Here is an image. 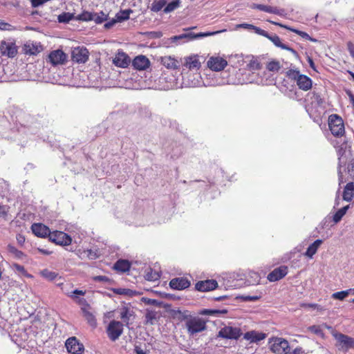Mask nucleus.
<instances>
[{
	"label": "nucleus",
	"mask_w": 354,
	"mask_h": 354,
	"mask_svg": "<svg viewBox=\"0 0 354 354\" xmlns=\"http://www.w3.org/2000/svg\"><path fill=\"white\" fill-rule=\"evenodd\" d=\"M339 185L354 178V152L346 142L337 150Z\"/></svg>",
	"instance_id": "1"
},
{
	"label": "nucleus",
	"mask_w": 354,
	"mask_h": 354,
	"mask_svg": "<svg viewBox=\"0 0 354 354\" xmlns=\"http://www.w3.org/2000/svg\"><path fill=\"white\" fill-rule=\"evenodd\" d=\"M17 118L18 124H16V128L19 133H35L39 127V124L36 122V119L28 113H21Z\"/></svg>",
	"instance_id": "2"
},
{
	"label": "nucleus",
	"mask_w": 354,
	"mask_h": 354,
	"mask_svg": "<svg viewBox=\"0 0 354 354\" xmlns=\"http://www.w3.org/2000/svg\"><path fill=\"white\" fill-rule=\"evenodd\" d=\"M218 33V31L216 32H199V33H194L192 32H187L183 34H180L178 35H175L174 37H171L170 40V44H175L176 45L181 44L185 42L194 40V39H201L205 37L214 35Z\"/></svg>",
	"instance_id": "3"
},
{
	"label": "nucleus",
	"mask_w": 354,
	"mask_h": 354,
	"mask_svg": "<svg viewBox=\"0 0 354 354\" xmlns=\"http://www.w3.org/2000/svg\"><path fill=\"white\" fill-rule=\"evenodd\" d=\"M286 75L297 82L298 87L303 91H308L312 87V80L305 75L300 73L296 69H290L286 72Z\"/></svg>",
	"instance_id": "4"
},
{
	"label": "nucleus",
	"mask_w": 354,
	"mask_h": 354,
	"mask_svg": "<svg viewBox=\"0 0 354 354\" xmlns=\"http://www.w3.org/2000/svg\"><path fill=\"white\" fill-rule=\"evenodd\" d=\"M185 327L190 335L201 333L207 328L206 322L198 317H187L185 318Z\"/></svg>",
	"instance_id": "5"
},
{
	"label": "nucleus",
	"mask_w": 354,
	"mask_h": 354,
	"mask_svg": "<svg viewBox=\"0 0 354 354\" xmlns=\"http://www.w3.org/2000/svg\"><path fill=\"white\" fill-rule=\"evenodd\" d=\"M158 88L160 90L176 89L183 86L178 79L171 73L162 74L158 80Z\"/></svg>",
	"instance_id": "6"
},
{
	"label": "nucleus",
	"mask_w": 354,
	"mask_h": 354,
	"mask_svg": "<svg viewBox=\"0 0 354 354\" xmlns=\"http://www.w3.org/2000/svg\"><path fill=\"white\" fill-rule=\"evenodd\" d=\"M328 126L331 133L336 137L342 136L345 133L342 118L337 114H332L328 118Z\"/></svg>",
	"instance_id": "7"
},
{
	"label": "nucleus",
	"mask_w": 354,
	"mask_h": 354,
	"mask_svg": "<svg viewBox=\"0 0 354 354\" xmlns=\"http://www.w3.org/2000/svg\"><path fill=\"white\" fill-rule=\"evenodd\" d=\"M270 350L275 354H287L290 353L288 342L281 337H274L270 339Z\"/></svg>",
	"instance_id": "8"
},
{
	"label": "nucleus",
	"mask_w": 354,
	"mask_h": 354,
	"mask_svg": "<svg viewBox=\"0 0 354 354\" xmlns=\"http://www.w3.org/2000/svg\"><path fill=\"white\" fill-rule=\"evenodd\" d=\"M123 333V324L119 321L112 320L106 328V333L109 338L115 342Z\"/></svg>",
	"instance_id": "9"
},
{
	"label": "nucleus",
	"mask_w": 354,
	"mask_h": 354,
	"mask_svg": "<svg viewBox=\"0 0 354 354\" xmlns=\"http://www.w3.org/2000/svg\"><path fill=\"white\" fill-rule=\"evenodd\" d=\"M241 334L240 328L225 326L218 331V337L227 339H238Z\"/></svg>",
	"instance_id": "10"
},
{
	"label": "nucleus",
	"mask_w": 354,
	"mask_h": 354,
	"mask_svg": "<svg viewBox=\"0 0 354 354\" xmlns=\"http://www.w3.org/2000/svg\"><path fill=\"white\" fill-rule=\"evenodd\" d=\"M0 53L2 57L13 58L17 53V47L12 41H2L0 44Z\"/></svg>",
	"instance_id": "11"
},
{
	"label": "nucleus",
	"mask_w": 354,
	"mask_h": 354,
	"mask_svg": "<svg viewBox=\"0 0 354 354\" xmlns=\"http://www.w3.org/2000/svg\"><path fill=\"white\" fill-rule=\"evenodd\" d=\"M49 240L57 245H69L72 242L71 237L62 231L50 232Z\"/></svg>",
	"instance_id": "12"
},
{
	"label": "nucleus",
	"mask_w": 354,
	"mask_h": 354,
	"mask_svg": "<svg viewBox=\"0 0 354 354\" xmlns=\"http://www.w3.org/2000/svg\"><path fill=\"white\" fill-rule=\"evenodd\" d=\"M334 337L341 346V349L347 351L351 348H354V338L342 333H336L333 334Z\"/></svg>",
	"instance_id": "13"
},
{
	"label": "nucleus",
	"mask_w": 354,
	"mask_h": 354,
	"mask_svg": "<svg viewBox=\"0 0 354 354\" xmlns=\"http://www.w3.org/2000/svg\"><path fill=\"white\" fill-rule=\"evenodd\" d=\"M67 351L72 354H82L84 348L75 337H69L66 342Z\"/></svg>",
	"instance_id": "14"
},
{
	"label": "nucleus",
	"mask_w": 354,
	"mask_h": 354,
	"mask_svg": "<svg viewBox=\"0 0 354 354\" xmlns=\"http://www.w3.org/2000/svg\"><path fill=\"white\" fill-rule=\"evenodd\" d=\"M89 53L84 47L75 48L72 51V59L77 63H85L88 59Z\"/></svg>",
	"instance_id": "15"
},
{
	"label": "nucleus",
	"mask_w": 354,
	"mask_h": 354,
	"mask_svg": "<svg viewBox=\"0 0 354 354\" xmlns=\"http://www.w3.org/2000/svg\"><path fill=\"white\" fill-rule=\"evenodd\" d=\"M227 62L223 57H211L207 61L208 67L214 71H221L227 66Z\"/></svg>",
	"instance_id": "16"
},
{
	"label": "nucleus",
	"mask_w": 354,
	"mask_h": 354,
	"mask_svg": "<svg viewBox=\"0 0 354 354\" xmlns=\"http://www.w3.org/2000/svg\"><path fill=\"white\" fill-rule=\"evenodd\" d=\"M218 287V282L214 279L199 281L195 284V288L200 292H207L215 290Z\"/></svg>",
	"instance_id": "17"
},
{
	"label": "nucleus",
	"mask_w": 354,
	"mask_h": 354,
	"mask_svg": "<svg viewBox=\"0 0 354 354\" xmlns=\"http://www.w3.org/2000/svg\"><path fill=\"white\" fill-rule=\"evenodd\" d=\"M48 59L53 66H56L64 64L66 60V55L62 50H55L49 54Z\"/></svg>",
	"instance_id": "18"
},
{
	"label": "nucleus",
	"mask_w": 354,
	"mask_h": 354,
	"mask_svg": "<svg viewBox=\"0 0 354 354\" xmlns=\"http://www.w3.org/2000/svg\"><path fill=\"white\" fill-rule=\"evenodd\" d=\"M31 230L35 236L41 238L49 237L50 234L49 227L42 223H33Z\"/></svg>",
	"instance_id": "19"
},
{
	"label": "nucleus",
	"mask_w": 354,
	"mask_h": 354,
	"mask_svg": "<svg viewBox=\"0 0 354 354\" xmlns=\"http://www.w3.org/2000/svg\"><path fill=\"white\" fill-rule=\"evenodd\" d=\"M130 62V57L122 51H118L113 60V63L120 68H127Z\"/></svg>",
	"instance_id": "20"
},
{
	"label": "nucleus",
	"mask_w": 354,
	"mask_h": 354,
	"mask_svg": "<svg viewBox=\"0 0 354 354\" xmlns=\"http://www.w3.org/2000/svg\"><path fill=\"white\" fill-rule=\"evenodd\" d=\"M10 122L6 118L0 115V136L6 139H11L9 131H14V128L10 129Z\"/></svg>",
	"instance_id": "21"
},
{
	"label": "nucleus",
	"mask_w": 354,
	"mask_h": 354,
	"mask_svg": "<svg viewBox=\"0 0 354 354\" xmlns=\"http://www.w3.org/2000/svg\"><path fill=\"white\" fill-rule=\"evenodd\" d=\"M287 273L288 268L286 266H280L269 273L267 278L270 281L274 282L284 277Z\"/></svg>",
	"instance_id": "22"
},
{
	"label": "nucleus",
	"mask_w": 354,
	"mask_h": 354,
	"mask_svg": "<svg viewBox=\"0 0 354 354\" xmlns=\"http://www.w3.org/2000/svg\"><path fill=\"white\" fill-rule=\"evenodd\" d=\"M268 39H269L277 47L290 51L295 57H299L297 52L293 48L289 47L288 45L282 43L280 37L276 34L269 35Z\"/></svg>",
	"instance_id": "23"
},
{
	"label": "nucleus",
	"mask_w": 354,
	"mask_h": 354,
	"mask_svg": "<svg viewBox=\"0 0 354 354\" xmlns=\"http://www.w3.org/2000/svg\"><path fill=\"white\" fill-rule=\"evenodd\" d=\"M132 65L136 69L143 71L149 67L150 62L147 57L138 55L133 59Z\"/></svg>",
	"instance_id": "24"
},
{
	"label": "nucleus",
	"mask_w": 354,
	"mask_h": 354,
	"mask_svg": "<svg viewBox=\"0 0 354 354\" xmlns=\"http://www.w3.org/2000/svg\"><path fill=\"white\" fill-rule=\"evenodd\" d=\"M190 286V282L185 278H174L169 282V286L174 290H184Z\"/></svg>",
	"instance_id": "25"
},
{
	"label": "nucleus",
	"mask_w": 354,
	"mask_h": 354,
	"mask_svg": "<svg viewBox=\"0 0 354 354\" xmlns=\"http://www.w3.org/2000/svg\"><path fill=\"white\" fill-rule=\"evenodd\" d=\"M266 337V334L256 330H251L245 333L243 338L251 343H257Z\"/></svg>",
	"instance_id": "26"
},
{
	"label": "nucleus",
	"mask_w": 354,
	"mask_h": 354,
	"mask_svg": "<svg viewBox=\"0 0 354 354\" xmlns=\"http://www.w3.org/2000/svg\"><path fill=\"white\" fill-rule=\"evenodd\" d=\"M183 66L189 70H198L201 67V62L198 55H192L185 58Z\"/></svg>",
	"instance_id": "27"
},
{
	"label": "nucleus",
	"mask_w": 354,
	"mask_h": 354,
	"mask_svg": "<svg viewBox=\"0 0 354 354\" xmlns=\"http://www.w3.org/2000/svg\"><path fill=\"white\" fill-rule=\"evenodd\" d=\"M354 197V183L353 182L348 183L344 187L343 192V200L350 202Z\"/></svg>",
	"instance_id": "28"
},
{
	"label": "nucleus",
	"mask_w": 354,
	"mask_h": 354,
	"mask_svg": "<svg viewBox=\"0 0 354 354\" xmlns=\"http://www.w3.org/2000/svg\"><path fill=\"white\" fill-rule=\"evenodd\" d=\"M268 21H269L270 23H271L272 24H274V25H276V26H278L279 27H281V28H286L287 30H289L293 32H295L297 33V35H299V36H301L302 38L304 39H308V40H311V41H314L310 36L308 33L305 32H303V31H301V30H297V29H295V28H290L288 26H286V25H283L281 23H279V22H276V21H270V20H268Z\"/></svg>",
	"instance_id": "29"
},
{
	"label": "nucleus",
	"mask_w": 354,
	"mask_h": 354,
	"mask_svg": "<svg viewBox=\"0 0 354 354\" xmlns=\"http://www.w3.org/2000/svg\"><path fill=\"white\" fill-rule=\"evenodd\" d=\"M161 64L169 69H175L179 66V62L171 56L161 57Z\"/></svg>",
	"instance_id": "30"
},
{
	"label": "nucleus",
	"mask_w": 354,
	"mask_h": 354,
	"mask_svg": "<svg viewBox=\"0 0 354 354\" xmlns=\"http://www.w3.org/2000/svg\"><path fill=\"white\" fill-rule=\"evenodd\" d=\"M323 241L321 239L315 240L312 244H310L308 247L306 252L304 253V255L310 259H312L313 256L316 254L318 248L320 247Z\"/></svg>",
	"instance_id": "31"
},
{
	"label": "nucleus",
	"mask_w": 354,
	"mask_h": 354,
	"mask_svg": "<svg viewBox=\"0 0 354 354\" xmlns=\"http://www.w3.org/2000/svg\"><path fill=\"white\" fill-rule=\"evenodd\" d=\"M261 276L254 271H249L247 275V282L249 285H255L259 283Z\"/></svg>",
	"instance_id": "32"
},
{
	"label": "nucleus",
	"mask_w": 354,
	"mask_h": 354,
	"mask_svg": "<svg viewBox=\"0 0 354 354\" xmlns=\"http://www.w3.org/2000/svg\"><path fill=\"white\" fill-rule=\"evenodd\" d=\"M130 268V263L127 260H118L114 265V269L122 272H127Z\"/></svg>",
	"instance_id": "33"
},
{
	"label": "nucleus",
	"mask_w": 354,
	"mask_h": 354,
	"mask_svg": "<svg viewBox=\"0 0 354 354\" xmlns=\"http://www.w3.org/2000/svg\"><path fill=\"white\" fill-rule=\"evenodd\" d=\"M350 205H347L339 209L335 214L333 215V220L335 223H339L342 217L346 214L347 210L349 209Z\"/></svg>",
	"instance_id": "34"
},
{
	"label": "nucleus",
	"mask_w": 354,
	"mask_h": 354,
	"mask_svg": "<svg viewBox=\"0 0 354 354\" xmlns=\"http://www.w3.org/2000/svg\"><path fill=\"white\" fill-rule=\"evenodd\" d=\"M84 317L91 326H95L97 324L95 316L88 310V308H82Z\"/></svg>",
	"instance_id": "35"
},
{
	"label": "nucleus",
	"mask_w": 354,
	"mask_h": 354,
	"mask_svg": "<svg viewBox=\"0 0 354 354\" xmlns=\"http://www.w3.org/2000/svg\"><path fill=\"white\" fill-rule=\"evenodd\" d=\"M180 0H174L171 2L166 4V6L165 7L163 12L166 14L173 12L174 10H176L180 7Z\"/></svg>",
	"instance_id": "36"
},
{
	"label": "nucleus",
	"mask_w": 354,
	"mask_h": 354,
	"mask_svg": "<svg viewBox=\"0 0 354 354\" xmlns=\"http://www.w3.org/2000/svg\"><path fill=\"white\" fill-rule=\"evenodd\" d=\"M237 277H239L238 274L233 273L230 274V278L232 279V281L229 283L230 280H228L227 283H224L225 289H234L239 288V284L238 283V280H236Z\"/></svg>",
	"instance_id": "37"
},
{
	"label": "nucleus",
	"mask_w": 354,
	"mask_h": 354,
	"mask_svg": "<svg viewBox=\"0 0 354 354\" xmlns=\"http://www.w3.org/2000/svg\"><path fill=\"white\" fill-rule=\"evenodd\" d=\"M75 18L73 13L71 12H62L57 17V21L59 23L67 24Z\"/></svg>",
	"instance_id": "38"
},
{
	"label": "nucleus",
	"mask_w": 354,
	"mask_h": 354,
	"mask_svg": "<svg viewBox=\"0 0 354 354\" xmlns=\"http://www.w3.org/2000/svg\"><path fill=\"white\" fill-rule=\"evenodd\" d=\"M167 3V0L154 1L151 4V10L155 12H158L166 6Z\"/></svg>",
	"instance_id": "39"
},
{
	"label": "nucleus",
	"mask_w": 354,
	"mask_h": 354,
	"mask_svg": "<svg viewBox=\"0 0 354 354\" xmlns=\"http://www.w3.org/2000/svg\"><path fill=\"white\" fill-rule=\"evenodd\" d=\"M133 11L130 9L120 10L115 15V18L118 22H122L129 19L130 13Z\"/></svg>",
	"instance_id": "40"
},
{
	"label": "nucleus",
	"mask_w": 354,
	"mask_h": 354,
	"mask_svg": "<svg viewBox=\"0 0 354 354\" xmlns=\"http://www.w3.org/2000/svg\"><path fill=\"white\" fill-rule=\"evenodd\" d=\"M26 53L35 55L40 51L39 46L35 44L27 43L24 45Z\"/></svg>",
	"instance_id": "41"
},
{
	"label": "nucleus",
	"mask_w": 354,
	"mask_h": 354,
	"mask_svg": "<svg viewBox=\"0 0 354 354\" xmlns=\"http://www.w3.org/2000/svg\"><path fill=\"white\" fill-rule=\"evenodd\" d=\"M160 277V274H159V272H156V271H153L151 268L147 270L146 272V274H145V279L147 281H157L159 279Z\"/></svg>",
	"instance_id": "42"
},
{
	"label": "nucleus",
	"mask_w": 354,
	"mask_h": 354,
	"mask_svg": "<svg viewBox=\"0 0 354 354\" xmlns=\"http://www.w3.org/2000/svg\"><path fill=\"white\" fill-rule=\"evenodd\" d=\"M262 297V292L257 291L254 295H243L241 299L243 301H256L259 300Z\"/></svg>",
	"instance_id": "43"
},
{
	"label": "nucleus",
	"mask_w": 354,
	"mask_h": 354,
	"mask_svg": "<svg viewBox=\"0 0 354 354\" xmlns=\"http://www.w3.org/2000/svg\"><path fill=\"white\" fill-rule=\"evenodd\" d=\"M108 19V15L101 11L100 12H93V19L96 24H102Z\"/></svg>",
	"instance_id": "44"
},
{
	"label": "nucleus",
	"mask_w": 354,
	"mask_h": 354,
	"mask_svg": "<svg viewBox=\"0 0 354 354\" xmlns=\"http://www.w3.org/2000/svg\"><path fill=\"white\" fill-rule=\"evenodd\" d=\"M308 96H310L312 104H315V106H321L323 104V99L318 93L313 91L309 93Z\"/></svg>",
	"instance_id": "45"
},
{
	"label": "nucleus",
	"mask_w": 354,
	"mask_h": 354,
	"mask_svg": "<svg viewBox=\"0 0 354 354\" xmlns=\"http://www.w3.org/2000/svg\"><path fill=\"white\" fill-rule=\"evenodd\" d=\"M227 310L225 309L223 310H212V309H204L201 312V315H218L219 314H226Z\"/></svg>",
	"instance_id": "46"
},
{
	"label": "nucleus",
	"mask_w": 354,
	"mask_h": 354,
	"mask_svg": "<svg viewBox=\"0 0 354 354\" xmlns=\"http://www.w3.org/2000/svg\"><path fill=\"white\" fill-rule=\"evenodd\" d=\"M93 12L84 11L82 14L79 15L76 19L83 21H93Z\"/></svg>",
	"instance_id": "47"
},
{
	"label": "nucleus",
	"mask_w": 354,
	"mask_h": 354,
	"mask_svg": "<svg viewBox=\"0 0 354 354\" xmlns=\"http://www.w3.org/2000/svg\"><path fill=\"white\" fill-rule=\"evenodd\" d=\"M266 68L271 72H278L281 68L280 63L278 61H271L268 63Z\"/></svg>",
	"instance_id": "48"
},
{
	"label": "nucleus",
	"mask_w": 354,
	"mask_h": 354,
	"mask_svg": "<svg viewBox=\"0 0 354 354\" xmlns=\"http://www.w3.org/2000/svg\"><path fill=\"white\" fill-rule=\"evenodd\" d=\"M8 252L13 255H15V257L18 259H22L25 255L24 252L17 249L15 246H12L11 245H9L8 246Z\"/></svg>",
	"instance_id": "49"
},
{
	"label": "nucleus",
	"mask_w": 354,
	"mask_h": 354,
	"mask_svg": "<svg viewBox=\"0 0 354 354\" xmlns=\"http://www.w3.org/2000/svg\"><path fill=\"white\" fill-rule=\"evenodd\" d=\"M131 316V313L129 310L124 307L121 309L120 311V318L123 320L124 322H125L127 324H129V317Z\"/></svg>",
	"instance_id": "50"
},
{
	"label": "nucleus",
	"mask_w": 354,
	"mask_h": 354,
	"mask_svg": "<svg viewBox=\"0 0 354 354\" xmlns=\"http://www.w3.org/2000/svg\"><path fill=\"white\" fill-rule=\"evenodd\" d=\"M348 295V292L347 290H346L333 293L332 295V297L335 299H338V300L342 301V300L344 299Z\"/></svg>",
	"instance_id": "51"
},
{
	"label": "nucleus",
	"mask_w": 354,
	"mask_h": 354,
	"mask_svg": "<svg viewBox=\"0 0 354 354\" xmlns=\"http://www.w3.org/2000/svg\"><path fill=\"white\" fill-rule=\"evenodd\" d=\"M79 305H80L82 308H86V309L89 308V304L87 303L86 300L84 298H79L76 296L70 295Z\"/></svg>",
	"instance_id": "52"
},
{
	"label": "nucleus",
	"mask_w": 354,
	"mask_h": 354,
	"mask_svg": "<svg viewBox=\"0 0 354 354\" xmlns=\"http://www.w3.org/2000/svg\"><path fill=\"white\" fill-rule=\"evenodd\" d=\"M113 292L120 295H131L132 290L127 288H116L113 290Z\"/></svg>",
	"instance_id": "53"
},
{
	"label": "nucleus",
	"mask_w": 354,
	"mask_h": 354,
	"mask_svg": "<svg viewBox=\"0 0 354 354\" xmlns=\"http://www.w3.org/2000/svg\"><path fill=\"white\" fill-rule=\"evenodd\" d=\"M200 77L199 75H196V78H194L192 80H188L187 82H183V84L185 86H189V87H195L198 86L199 85V81L198 78Z\"/></svg>",
	"instance_id": "54"
},
{
	"label": "nucleus",
	"mask_w": 354,
	"mask_h": 354,
	"mask_svg": "<svg viewBox=\"0 0 354 354\" xmlns=\"http://www.w3.org/2000/svg\"><path fill=\"white\" fill-rule=\"evenodd\" d=\"M41 274L44 277L49 279V280H53L55 279L57 274L53 272H50L48 270H44L42 272H41Z\"/></svg>",
	"instance_id": "55"
},
{
	"label": "nucleus",
	"mask_w": 354,
	"mask_h": 354,
	"mask_svg": "<svg viewBox=\"0 0 354 354\" xmlns=\"http://www.w3.org/2000/svg\"><path fill=\"white\" fill-rule=\"evenodd\" d=\"M14 30L13 26L8 24L5 22L4 21L0 19V30Z\"/></svg>",
	"instance_id": "56"
},
{
	"label": "nucleus",
	"mask_w": 354,
	"mask_h": 354,
	"mask_svg": "<svg viewBox=\"0 0 354 354\" xmlns=\"http://www.w3.org/2000/svg\"><path fill=\"white\" fill-rule=\"evenodd\" d=\"M10 207L8 205H0V217L6 218L9 212Z\"/></svg>",
	"instance_id": "57"
},
{
	"label": "nucleus",
	"mask_w": 354,
	"mask_h": 354,
	"mask_svg": "<svg viewBox=\"0 0 354 354\" xmlns=\"http://www.w3.org/2000/svg\"><path fill=\"white\" fill-rule=\"evenodd\" d=\"M145 318H146L147 323H150L151 324H153V319H156V315L152 312H149L146 314Z\"/></svg>",
	"instance_id": "58"
},
{
	"label": "nucleus",
	"mask_w": 354,
	"mask_h": 354,
	"mask_svg": "<svg viewBox=\"0 0 354 354\" xmlns=\"http://www.w3.org/2000/svg\"><path fill=\"white\" fill-rule=\"evenodd\" d=\"M253 30H254V32L259 35H262L265 37H267L269 36L270 34L268 33V32H266V30H262L259 27H257V26H254V28H253Z\"/></svg>",
	"instance_id": "59"
},
{
	"label": "nucleus",
	"mask_w": 354,
	"mask_h": 354,
	"mask_svg": "<svg viewBox=\"0 0 354 354\" xmlns=\"http://www.w3.org/2000/svg\"><path fill=\"white\" fill-rule=\"evenodd\" d=\"M49 1L50 0H32L31 3H32V7L36 8V7H38Z\"/></svg>",
	"instance_id": "60"
},
{
	"label": "nucleus",
	"mask_w": 354,
	"mask_h": 354,
	"mask_svg": "<svg viewBox=\"0 0 354 354\" xmlns=\"http://www.w3.org/2000/svg\"><path fill=\"white\" fill-rule=\"evenodd\" d=\"M118 21V20L116 19V18L115 17V19H112L111 21H107L104 25V28L106 29H109L111 28H112Z\"/></svg>",
	"instance_id": "61"
},
{
	"label": "nucleus",
	"mask_w": 354,
	"mask_h": 354,
	"mask_svg": "<svg viewBox=\"0 0 354 354\" xmlns=\"http://www.w3.org/2000/svg\"><path fill=\"white\" fill-rule=\"evenodd\" d=\"M267 6L263 4L253 3L251 8L253 9H258L259 10L266 12Z\"/></svg>",
	"instance_id": "62"
},
{
	"label": "nucleus",
	"mask_w": 354,
	"mask_h": 354,
	"mask_svg": "<svg viewBox=\"0 0 354 354\" xmlns=\"http://www.w3.org/2000/svg\"><path fill=\"white\" fill-rule=\"evenodd\" d=\"M254 26L249 24H240L236 25V28H245L248 30H253Z\"/></svg>",
	"instance_id": "63"
},
{
	"label": "nucleus",
	"mask_w": 354,
	"mask_h": 354,
	"mask_svg": "<svg viewBox=\"0 0 354 354\" xmlns=\"http://www.w3.org/2000/svg\"><path fill=\"white\" fill-rule=\"evenodd\" d=\"M274 15L285 17L286 16V12L283 8H278L277 7H276Z\"/></svg>",
	"instance_id": "64"
}]
</instances>
